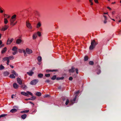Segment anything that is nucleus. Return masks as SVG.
Here are the masks:
<instances>
[{"label": "nucleus", "mask_w": 121, "mask_h": 121, "mask_svg": "<svg viewBox=\"0 0 121 121\" xmlns=\"http://www.w3.org/2000/svg\"><path fill=\"white\" fill-rule=\"evenodd\" d=\"M98 44L97 42H96L95 40H93L91 41V45L89 47V49L90 50H92L95 48V46Z\"/></svg>", "instance_id": "nucleus-1"}, {"label": "nucleus", "mask_w": 121, "mask_h": 121, "mask_svg": "<svg viewBox=\"0 0 121 121\" xmlns=\"http://www.w3.org/2000/svg\"><path fill=\"white\" fill-rule=\"evenodd\" d=\"M16 15H13L12 16L10 20V24L12 26L15 25L16 23V22L14 23V22L16 20Z\"/></svg>", "instance_id": "nucleus-2"}, {"label": "nucleus", "mask_w": 121, "mask_h": 121, "mask_svg": "<svg viewBox=\"0 0 121 121\" xmlns=\"http://www.w3.org/2000/svg\"><path fill=\"white\" fill-rule=\"evenodd\" d=\"M11 73L12 74H11L9 76L10 78H15V76H18V74L13 70L11 71Z\"/></svg>", "instance_id": "nucleus-3"}, {"label": "nucleus", "mask_w": 121, "mask_h": 121, "mask_svg": "<svg viewBox=\"0 0 121 121\" xmlns=\"http://www.w3.org/2000/svg\"><path fill=\"white\" fill-rule=\"evenodd\" d=\"M80 93L79 90H78L75 92L74 94V97L73 99V100L72 101H76V100L77 96H79L80 95Z\"/></svg>", "instance_id": "nucleus-4"}, {"label": "nucleus", "mask_w": 121, "mask_h": 121, "mask_svg": "<svg viewBox=\"0 0 121 121\" xmlns=\"http://www.w3.org/2000/svg\"><path fill=\"white\" fill-rule=\"evenodd\" d=\"M73 100V99L71 100L70 101H69V99H66L65 104L66 105H67L68 104L69 105H71L73 104L74 103H75V101H72Z\"/></svg>", "instance_id": "nucleus-5"}, {"label": "nucleus", "mask_w": 121, "mask_h": 121, "mask_svg": "<svg viewBox=\"0 0 121 121\" xmlns=\"http://www.w3.org/2000/svg\"><path fill=\"white\" fill-rule=\"evenodd\" d=\"M26 27L29 29L31 30L32 29V27L30 23L28 20L26 21Z\"/></svg>", "instance_id": "nucleus-6"}, {"label": "nucleus", "mask_w": 121, "mask_h": 121, "mask_svg": "<svg viewBox=\"0 0 121 121\" xmlns=\"http://www.w3.org/2000/svg\"><path fill=\"white\" fill-rule=\"evenodd\" d=\"M17 48L16 47H14L13 48L12 50L13 51H14V52H13V55H15L16 53H17Z\"/></svg>", "instance_id": "nucleus-7"}, {"label": "nucleus", "mask_w": 121, "mask_h": 121, "mask_svg": "<svg viewBox=\"0 0 121 121\" xmlns=\"http://www.w3.org/2000/svg\"><path fill=\"white\" fill-rule=\"evenodd\" d=\"M9 27V26L7 25H5L3 26L1 29L2 31H4L7 30Z\"/></svg>", "instance_id": "nucleus-8"}, {"label": "nucleus", "mask_w": 121, "mask_h": 121, "mask_svg": "<svg viewBox=\"0 0 121 121\" xmlns=\"http://www.w3.org/2000/svg\"><path fill=\"white\" fill-rule=\"evenodd\" d=\"M17 82L19 84L22 85V81L20 78H17Z\"/></svg>", "instance_id": "nucleus-9"}, {"label": "nucleus", "mask_w": 121, "mask_h": 121, "mask_svg": "<svg viewBox=\"0 0 121 121\" xmlns=\"http://www.w3.org/2000/svg\"><path fill=\"white\" fill-rule=\"evenodd\" d=\"M38 82V81L36 80H33L31 82L30 84L32 85H35Z\"/></svg>", "instance_id": "nucleus-10"}, {"label": "nucleus", "mask_w": 121, "mask_h": 121, "mask_svg": "<svg viewBox=\"0 0 121 121\" xmlns=\"http://www.w3.org/2000/svg\"><path fill=\"white\" fill-rule=\"evenodd\" d=\"M13 40V38H12L10 39H8L7 42V44H10Z\"/></svg>", "instance_id": "nucleus-11"}, {"label": "nucleus", "mask_w": 121, "mask_h": 121, "mask_svg": "<svg viewBox=\"0 0 121 121\" xmlns=\"http://www.w3.org/2000/svg\"><path fill=\"white\" fill-rule=\"evenodd\" d=\"M29 95H30L31 96H33L32 93L29 91H27L25 93V96H28Z\"/></svg>", "instance_id": "nucleus-12"}, {"label": "nucleus", "mask_w": 121, "mask_h": 121, "mask_svg": "<svg viewBox=\"0 0 121 121\" xmlns=\"http://www.w3.org/2000/svg\"><path fill=\"white\" fill-rule=\"evenodd\" d=\"M13 86L14 88L15 89H17L19 87V85L16 83H14Z\"/></svg>", "instance_id": "nucleus-13"}, {"label": "nucleus", "mask_w": 121, "mask_h": 121, "mask_svg": "<svg viewBox=\"0 0 121 121\" xmlns=\"http://www.w3.org/2000/svg\"><path fill=\"white\" fill-rule=\"evenodd\" d=\"M26 51L27 53L29 54H31L32 52V50L28 48H27L26 49Z\"/></svg>", "instance_id": "nucleus-14"}, {"label": "nucleus", "mask_w": 121, "mask_h": 121, "mask_svg": "<svg viewBox=\"0 0 121 121\" xmlns=\"http://www.w3.org/2000/svg\"><path fill=\"white\" fill-rule=\"evenodd\" d=\"M7 50V48L5 47L1 51V53L2 54H4L5 53Z\"/></svg>", "instance_id": "nucleus-15"}, {"label": "nucleus", "mask_w": 121, "mask_h": 121, "mask_svg": "<svg viewBox=\"0 0 121 121\" xmlns=\"http://www.w3.org/2000/svg\"><path fill=\"white\" fill-rule=\"evenodd\" d=\"M27 73L30 76H32L34 73V72L31 70L28 72H27Z\"/></svg>", "instance_id": "nucleus-16"}, {"label": "nucleus", "mask_w": 121, "mask_h": 121, "mask_svg": "<svg viewBox=\"0 0 121 121\" xmlns=\"http://www.w3.org/2000/svg\"><path fill=\"white\" fill-rule=\"evenodd\" d=\"M21 88L22 89L25 90L27 88L25 84H23L21 86Z\"/></svg>", "instance_id": "nucleus-17"}, {"label": "nucleus", "mask_w": 121, "mask_h": 121, "mask_svg": "<svg viewBox=\"0 0 121 121\" xmlns=\"http://www.w3.org/2000/svg\"><path fill=\"white\" fill-rule=\"evenodd\" d=\"M74 69L75 68L72 67L71 69L69 70V72L70 73L74 72Z\"/></svg>", "instance_id": "nucleus-18"}, {"label": "nucleus", "mask_w": 121, "mask_h": 121, "mask_svg": "<svg viewBox=\"0 0 121 121\" xmlns=\"http://www.w3.org/2000/svg\"><path fill=\"white\" fill-rule=\"evenodd\" d=\"M58 71V70L57 69H53L52 70H46V71L47 72H57Z\"/></svg>", "instance_id": "nucleus-19"}, {"label": "nucleus", "mask_w": 121, "mask_h": 121, "mask_svg": "<svg viewBox=\"0 0 121 121\" xmlns=\"http://www.w3.org/2000/svg\"><path fill=\"white\" fill-rule=\"evenodd\" d=\"M9 72L7 71L4 72V73L3 74L4 76H6L9 74Z\"/></svg>", "instance_id": "nucleus-20"}, {"label": "nucleus", "mask_w": 121, "mask_h": 121, "mask_svg": "<svg viewBox=\"0 0 121 121\" xmlns=\"http://www.w3.org/2000/svg\"><path fill=\"white\" fill-rule=\"evenodd\" d=\"M41 93L40 92H36L35 95L38 96H40L41 95Z\"/></svg>", "instance_id": "nucleus-21"}, {"label": "nucleus", "mask_w": 121, "mask_h": 121, "mask_svg": "<svg viewBox=\"0 0 121 121\" xmlns=\"http://www.w3.org/2000/svg\"><path fill=\"white\" fill-rule=\"evenodd\" d=\"M17 111V110L16 109H13L10 111V112L12 113H14L16 112Z\"/></svg>", "instance_id": "nucleus-22"}, {"label": "nucleus", "mask_w": 121, "mask_h": 121, "mask_svg": "<svg viewBox=\"0 0 121 121\" xmlns=\"http://www.w3.org/2000/svg\"><path fill=\"white\" fill-rule=\"evenodd\" d=\"M22 42V40L20 39H18L17 40L16 43L17 44H19Z\"/></svg>", "instance_id": "nucleus-23"}, {"label": "nucleus", "mask_w": 121, "mask_h": 121, "mask_svg": "<svg viewBox=\"0 0 121 121\" xmlns=\"http://www.w3.org/2000/svg\"><path fill=\"white\" fill-rule=\"evenodd\" d=\"M27 116V115L26 114H24L22 115L21 116V118L23 119H24L26 118Z\"/></svg>", "instance_id": "nucleus-24"}, {"label": "nucleus", "mask_w": 121, "mask_h": 121, "mask_svg": "<svg viewBox=\"0 0 121 121\" xmlns=\"http://www.w3.org/2000/svg\"><path fill=\"white\" fill-rule=\"evenodd\" d=\"M100 67L99 66L98 67V69H97V70H96L97 73V74H99L101 72V71L100 70Z\"/></svg>", "instance_id": "nucleus-25"}, {"label": "nucleus", "mask_w": 121, "mask_h": 121, "mask_svg": "<svg viewBox=\"0 0 121 121\" xmlns=\"http://www.w3.org/2000/svg\"><path fill=\"white\" fill-rule=\"evenodd\" d=\"M18 52L20 53H22L23 52H23L24 54H25L26 53V52L25 50H23L22 49H19L18 50Z\"/></svg>", "instance_id": "nucleus-26"}, {"label": "nucleus", "mask_w": 121, "mask_h": 121, "mask_svg": "<svg viewBox=\"0 0 121 121\" xmlns=\"http://www.w3.org/2000/svg\"><path fill=\"white\" fill-rule=\"evenodd\" d=\"M64 77H57L56 78V80H63L64 79Z\"/></svg>", "instance_id": "nucleus-27"}, {"label": "nucleus", "mask_w": 121, "mask_h": 121, "mask_svg": "<svg viewBox=\"0 0 121 121\" xmlns=\"http://www.w3.org/2000/svg\"><path fill=\"white\" fill-rule=\"evenodd\" d=\"M31 111H32V112L31 113V114H34L37 111V110L36 109H33Z\"/></svg>", "instance_id": "nucleus-28"}, {"label": "nucleus", "mask_w": 121, "mask_h": 121, "mask_svg": "<svg viewBox=\"0 0 121 121\" xmlns=\"http://www.w3.org/2000/svg\"><path fill=\"white\" fill-rule=\"evenodd\" d=\"M29 111V110L23 111L21 112V113H26L28 112Z\"/></svg>", "instance_id": "nucleus-29"}, {"label": "nucleus", "mask_w": 121, "mask_h": 121, "mask_svg": "<svg viewBox=\"0 0 121 121\" xmlns=\"http://www.w3.org/2000/svg\"><path fill=\"white\" fill-rule=\"evenodd\" d=\"M37 59L39 62H41L42 60V58L40 56H39L37 58Z\"/></svg>", "instance_id": "nucleus-30"}, {"label": "nucleus", "mask_w": 121, "mask_h": 121, "mask_svg": "<svg viewBox=\"0 0 121 121\" xmlns=\"http://www.w3.org/2000/svg\"><path fill=\"white\" fill-rule=\"evenodd\" d=\"M8 59L9 60H12L14 58L13 56H9V57H8Z\"/></svg>", "instance_id": "nucleus-31"}, {"label": "nucleus", "mask_w": 121, "mask_h": 121, "mask_svg": "<svg viewBox=\"0 0 121 121\" xmlns=\"http://www.w3.org/2000/svg\"><path fill=\"white\" fill-rule=\"evenodd\" d=\"M56 75H54L53 76L51 79L52 80H54L56 79Z\"/></svg>", "instance_id": "nucleus-32"}, {"label": "nucleus", "mask_w": 121, "mask_h": 121, "mask_svg": "<svg viewBox=\"0 0 121 121\" xmlns=\"http://www.w3.org/2000/svg\"><path fill=\"white\" fill-rule=\"evenodd\" d=\"M88 59V57L87 56H86L84 57V60L85 61L87 60Z\"/></svg>", "instance_id": "nucleus-33"}, {"label": "nucleus", "mask_w": 121, "mask_h": 121, "mask_svg": "<svg viewBox=\"0 0 121 121\" xmlns=\"http://www.w3.org/2000/svg\"><path fill=\"white\" fill-rule=\"evenodd\" d=\"M37 37V35L36 34H35L33 35V39H35Z\"/></svg>", "instance_id": "nucleus-34"}, {"label": "nucleus", "mask_w": 121, "mask_h": 121, "mask_svg": "<svg viewBox=\"0 0 121 121\" xmlns=\"http://www.w3.org/2000/svg\"><path fill=\"white\" fill-rule=\"evenodd\" d=\"M8 22V21L6 18H5L4 19V23L5 24H7Z\"/></svg>", "instance_id": "nucleus-35"}, {"label": "nucleus", "mask_w": 121, "mask_h": 121, "mask_svg": "<svg viewBox=\"0 0 121 121\" xmlns=\"http://www.w3.org/2000/svg\"><path fill=\"white\" fill-rule=\"evenodd\" d=\"M43 75L42 74L40 73L38 74V76L40 78H41L43 77Z\"/></svg>", "instance_id": "nucleus-36"}, {"label": "nucleus", "mask_w": 121, "mask_h": 121, "mask_svg": "<svg viewBox=\"0 0 121 121\" xmlns=\"http://www.w3.org/2000/svg\"><path fill=\"white\" fill-rule=\"evenodd\" d=\"M7 115V114H5L1 115H0V119L1 117H5Z\"/></svg>", "instance_id": "nucleus-37"}, {"label": "nucleus", "mask_w": 121, "mask_h": 121, "mask_svg": "<svg viewBox=\"0 0 121 121\" xmlns=\"http://www.w3.org/2000/svg\"><path fill=\"white\" fill-rule=\"evenodd\" d=\"M10 17V16L6 14H5L4 15V17L6 18H9Z\"/></svg>", "instance_id": "nucleus-38"}, {"label": "nucleus", "mask_w": 121, "mask_h": 121, "mask_svg": "<svg viewBox=\"0 0 121 121\" xmlns=\"http://www.w3.org/2000/svg\"><path fill=\"white\" fill-rule=\"evenodd\" d=\"M41 26V24L40 22L38 23L37 25V27L39 28Z\"/></svg>", "instance_id": "nucleus-39"}, {"label": "nucleus", "mask_w": 121, "mask_h": 121, "mask_svg": "<svg viewBox=\"0 0 121 121\" xmlns=\"http://www.w3.org/2000/svg\"><path fill=\"white\" fill-rule=\"evenodd\" d=\"M89 63L90 65H93L94 64V63L92 61H90L89 62Z\"/></svg>", "instance_id": "nucleus-40"}, {"label": "nucleus", "mask_w": 121, "mask_h": 121, "mask_svg": "<svg viewBox=\"0 0 121 121\" xmlns=\"http://www.w3.org/2000/svg\"><path fill=\"white\" fill-rule=\"evenodd\" d=\"M4 67L2 65H1L0 66V70H2L4 69Z\"/></svg>", "instance_id": "nucleus-41"}, {"label": "nucleus", "mask_w": 121, "mask_h": 121, "mask_svg": "<svg viewBox=\"0 0 121 121\" xmlns=\"http://www.w3.org/2000/svg\"><path fill=\"white\" fill-rule=\"evenodd\" d=\"M0 13H3L4 10V9L2 8H0Z\"/></svg>", "instance_id": "nucleus-42"}, {"label": "nucleus", "mask_w": 121, "mask_h": 121, "mask_svg": "<svg viewBox=\"0 0 121 121\" xmlns=\"http://www.w3.org/2000/svg\"><path fill=\"white\" fill-rule=\"evenodd\" d=\"M93 0H89V2L91 3V5H93Z\"/></svg>", "instance_id": "nucleus-43"}, {"label": "nucleus", "mask_w": 121, "mask_h": 121, "mask_svg": "<svg viewBox=\"0 0 121 121\" xmlns=\"http://www.w3.org/2000/svg\"><path fill=\"white\" fill-rule=\"evenodd\" d=\"M50 74H45V76L46 77H48L50 76Z\"/></svg>", "instance_id": "nucleus-44"}, {"label": "nucleus", "mask_w": 121, "mask_h": 121, "mask_svg": "<svg viewBox=\"0 0 121 121\" xmlns=\"http://www.w3.org/2000/svg\"><path fill=\"white\" fill-rule=\"evenodd\" d=\"M8 59V57H5L3 58V60L4 61H7Z\"/></svg>", "instance_id": "nucleus-45"}, {"label": "nucleus", "mask_w": 121, "mask_h": 121, "mask_svg": "<svg viewBox=\"0 0 121 121\" xmlns=\"http://www.w3.org/2000/svg\"><path fill=\"white\" fill-rule=\"evenodd\" d=\"M31 100H35V99L36 97L35 96H32L31 97Z\"/></svg>", "instance_id": "nucleus-46"}, {"label": "nucleus", "mask_w": 121, "mask_h": 121, "mask_svg": "<svg viewBox=\"0 0 121 121\" xmlns=\"http://www.w3.org/2000/svg\"><path fill=\"white\" fill-rule=\"evenodd\" d=\"M37 34L39 36H41V33L39 31H38L37 32Z\"/></svg>", "instance_id": "nucleus-47"}, {"label": "nucleus", "mask_w": 121, "mask_h": 121, "mask_svg": "<svg viewBox=\"0 0 121 121\" xmlns=\"http://www.w3.org/2000/svg\"><path fill=\"white\" fill-rule=\"evenodd\" d=\"M76 72V73L77 74H78V69L77 68H76L75 69Z\"/></svg>", "instance_id": "nucleus-48"}, {"label": "nucleus", "mask_w": 121, "mask_h": 121, "mask_svg": "<svg viewBox=\"0 0 121 121\" xmlns=\"http://www.w3.org/2000/svg\"><path fill=\"white\" fill-rule=\"evenodd\" d=\"M25 92L23 91L21 92V94L23 95H25Z\"/></svg>", "instance_id": "nucleus-49"}, {"label": "nucleus", "mask_w": 121, "mask_h": 121, "mask_svg": "<svg viewBox=\"0 0 121 121\" xmlns=\"http://www.w3.org/2000/svg\"><path fill=\"white\" fill-rule=\"evenodd\" d=\"M9 59H8L7 60V62L6 63V64L7 65H9Z\"/></svg>", "instance_id": "nucleus-50"}, {"label": "nucleus", "mask_w": 121, "mask_h": 121, "mask_svg": "<svg viewBox=\"0 0 121 121\" xmlns=\"http://www.w3.org/2000/svg\"><path fill=\"white\" fill-rule=\"evenodd\" d=\"M73 78L72 77H70L69 78V80L71 81L72 80Z\"/></svg>", "instance_id": "nucleus-51"}, {"label": "nucleus", "mask_w": 121, "mask_h": 121, "mask_svg": "<svg viewBox=\"0 0 121 121\" xmlns=\"http://www.w3.org/2000/svg\"><path fill=\"white\" fill-rule=\"evenodd\" d=\"M45 82L47 83H49L50 82V80H47L45 81Z\"/></svg>", "instance_id": "nucleus-52"}, {"label": "nucleus", "mask_w": 121, "mask_h": 121, "mask_svg": "<svg viewBox=\"0 0 121 121\" xmlns=\"http://www.w3.org/2000/svg\"><path fill=\"white\" fill-rule=\"evenodd\" d=\"M94 1L96 3L98 4V0H94Z\"/></svg>", "instance_id": "nucleus-53"}, {"label": "nucleus", "mask_w": 121, "mask_h": 121, "mask_svg": "<svg viewBox=\"0 0 121 121\" xmlns=\"http://www.w3.org/2000/svg\"><path fill=\"white\" fill-rule=\"evenodd\" d=\"M104 22L105 24L107 22V19H105Z\"/></svg>", "instance_id": "nucleus-54"}, {"label": "nucleus", "mask_w": 121, "mask_h": 121, "mask_svg": "<svg viewBox=\"0 0 121 121\" xmlns=\"http://www.w3.org/2000/svg\"><path fill=\"white\" fill-rule=\"evenodd\" d=\"M103 17L104 18V19H107V16L106 15H103Z\"/></svg>", "instance_id": "nucleus-55"}, {"label": "nucleus", "mask_w": 121, "mask_h": 121, "mask_svg": "<svg viewBox=\"0 0 121 121\" xmlns=\"http://www.w3.org/2000/svg\"><path fill=\"white\" fill-rule=\"evenodd\" d=\"M61 99H62V100L63 101H64L65 100V98L64 97H62L61 98Z\"/></svg>", "instance_id": "nucleus-56"}, {"label": "nucleus", "mask_w": 121, "mask_h": 121, "mask_svg": "<svg viewBox=\"0 0 121 121\" xmlns=\"http://www.w3.org/2000/svg\"><path fill=\"white\" fill-rule=\"evenodd\" d=\"M9 65L10 66V67L12 68H14V66L12 65Z\"/></svg>", "instance_id": "nucleus-57"}, {"label": "nucleus", "mask_w": 121, "mask_h": 121, "mask_svg": "<svg viewBox=\"0 0 121 121\" xmlns=\"http://www.w3.org/2000/svg\"><path fill=\"white\" fill-rule=\"evenodd\" d=\"M108 14V12H106V13H103V14L105 15V14Z\"/></svg>", "instance_id": "nucleus-58"}, {"label": "nucleus", "mask_w": 121, "mask_h": 121, "mask_svg": "<svg viewBox=\"0 0 121 121\" xmlns=\"http://www.w3.org/2000/svg\"><path fill=\"white\" fill-rule=\"evenodd\" d=\"M49 96V95H45V97H46Z\"/></svg>", "instance_id": "nucleus-59"}, {"label": "nucleus", "mask_w": 121, "mask_h": 121, "mask_svg": "<svg viewBox=\"0 0 121 121\" xmlns=\"http://www.w3.org/2000/svg\"><path fill=\"white\" fill-rule=\"evenodd\" d=\"M14 96V95H12V96H11V98H12V99H13L14 97H13V96Z\"/></svg>", "instance_id": "nucleus-60"}, {"label": "nucleus", "mask_w": 121, "mask_h": 121, "mask_svg": "<svg viewBox=\"0 0 121 121\" xmlns=\"http://www.w3.org/2000/svg\"><path fill=\"white\" fill-rule=\"evenodd\" d=\"M121 32V31L120 30H118L117 31V33L118 32Z\"/></svg>", "instance_id": "nucleus-61"}, {"label": "nucleus", "mask_w": 121, "mask_h": 121, "mask_svg": "<svg viewBox=\"0 0 121 121\" xmlns=\"http://www.w3.org/2000/svg\"><path fill=\"white\" fill-rule=\"evenodd\" d=\"M2 41L1 40H0V45L2 44Z\"/></svg>", "instance_id": "nucleus-62"}, {"label": "nucleus", "mask_w": 121, "mask_h": 121, "mask_svg": "<svg viewBox=\"0 0 121 121\" xmlns=\"http://www.w3.org/2000/svg\"><path fill=\"white\" fill-rule=\"evenodd\" d=\"M107 8L110 10H111V8L109 7H107Z\"/></svg>", "instance_id": "nucleus-63"}, {"label": "nucleus", "mask_w": 121, "mask_h": 121, "mask_svg": "<svg viewBox=\"0 0 121 121\" xmlns=\"http://www.w3.org/2000/svg\"><path fill=\"white\" fill-rule=\"evenodd\" d=\"M121 22V20H119L118 21V22H117V23H118L119 22Z\"/></svg>", "instance_id": "nucleus-64"}]
</instances>
